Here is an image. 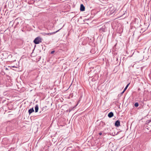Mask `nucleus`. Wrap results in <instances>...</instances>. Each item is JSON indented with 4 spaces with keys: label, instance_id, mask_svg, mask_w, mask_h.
Returning a JSON list of instances; mask_svg holds the SVG:
<instances>
[{
    "label": "nucleus",
    "instance_id": "obj_1",
    "mask_svg": "<svg viewBox=\"0 0 151 151\" xmlns=\"http://www.w3.org/2000/svg\"><path fill=\"white\" fill-rule=\"evenodd\" d=\"M140 19L139 18H135L134 21V26L138 27L140 25Z\"/></svg>",
    "mask_w": 151,
    "mask_h": 151
},
{
    "label": "nucleus",
    "instance_id": "obj_2",
    "mask_svg": "<svg viewBox=\"0 0 151 151\" xmlns=\"http://www.w3.org/2000/svg\"><path fill=\"white\" fill-rule=\"evenodd\" d=\"M33 42L35 44H39L40 42H42V39L39 37H37L35 39Z\"/></svg>",
    "mask_w": 151,
    "mask_h": 151
},
{
    "label": "nucleus",
    "instance_id": "obj_3",
    "mask_svg": "<svg viewBox=\"0 0 151 151\" xmlns=\"http://www.w3.org/2000/svg\"><path fill=\"white\" fill-rule=\"evenodd\" d=\"M106 27L105 25L103 26L99 29V32L101 33H103V32L106 31Z\"/></svg>",
    "mask_w": 151,
    "mask_h": 151
},
{
    "label": "nucleus",
    "instance_id": "obj_4",
    "mask_svg": "<svg viewBox=\"0 0 151 151\" xmlns=\"http://www.w3.org/2000/svg\"><path fill=\"white\" fill-rule=\"evenodd\" d=\"M110 13L111 14H114L116 12V10L115 8L114 9L111 7L110 9Z\"/></svg>",
    "mask_w": 151,
    "mask_h": 151
},
{
    "label": "nucleus",
    "instance_id": "obj_5",
    "mask_svg": "<svg viewBox=\"0 0 151 151\" xmlns=\"http://www.w3.org/2000/svg\"><path fill=\"white\" fill-rule=\"evenodd\" d=\"M115 126L116 127H119L120 126V121L119 120L116 121L114 124Z\"/></svg>",
    "mask_w": 151,
    "mask_h": 151
},
{
    "label": "nucleus",
    "instance_id": "obj_6",
    "mask_svg": "<svg viewBox=\"0 0 151 151\" xmlns=\"http://www.w3.org/2000/svg\"><path fill=\"white\" fill-rule=\"evenodd\" d=\"M85 10V7L84 6L83 4H81L80 5V10L81 11H84Z\"/></svg>",
    "mask_w": 151,
    "mask_h": 151
},
{
    "label": "nucleus",
    "instance_id": "obj_7",
    "mask_svg": "<svg viewBox=\"0 0 151 151\" xmlns=\"http://www.w3.org/2000/svg\"><path fill=\"white\" fill-rule=\"evenodd\" d=\"M34 109L32 107L30 109H29L28 110V113L30 115L31 113L34 112Z\"/></svg>",
    "mask_w": 151,
    "mask_h": 151
},
{
    "label": "nucleus",
    "instance_id": "obj_8",
    "mask_svg": "<svg viewBox=\"0 0 151 151\" xmlns=\"http://www.w3.org/2000/svg\"><path fill=\"white\" fill-rule=\"evenodd\" d=\"M113 116H114V114H113V112H109L108 114V116L110 118H111L112 117H113Z\"/></svg>",
    "mask_w": 151,
    "mask_h": 151
},
{
    "label": "nucleus",
    "instance_id": "obj_9",
    "mask_svg": "<svg viewBox=\"0 0 151 151\" xmlns=\"http://www.w3.org/2000/svg\"><path fill=\"white\" fill-rule=\"evenodd\" d=\"M61 28H62L60 29H59V30H58L56 32H51V33H47L46 35H52V34H54L56 33V32H58V31H59L61 29Z\"/></svg>",
    "mask_w": 151,
    "mask_h": 151
},
{
    "label": "nucleus",
    "instance_id": "obj_10",
    "mask_svg": "<svg viewBox=\"0 0 151 151\" xmlns=\"http://www.w3.org/2000/svg\"><path fill=\"white\" fill-rule=\"evenodd\" d=\"M39 108L38 104H36L35 107V112H37L38 111Z\"/></svg>",
    "mask_w": 151,
    "mask_h": 151
},
{
    "label": "nucleus",
    "instance_id": "obj_11",
    "mask_svg": "<svg viewBox=\"0 0 151 151\" xmlns=\"http://www.w3.org/2000/svg\"><path fill=\"white\" fill-rule=\"evenodd\" d=\"M75 107L76 106H74L73 107H71L69 108V109L67 111H69V112H70L72 110H74Z\"/></svg>",
    "mask_w": 151,
    "mask_h": 151
},
{
    "label": "nucleus",
    "instance_id": "obj_12",
    "mask_svg": "<svg viewBox=\"0 0 151 151\" xmlns=\"http://www.w3.org/2000/svg\"><path fill=\"white\" fill-rule=\"evenodd\" d=\"M134 106L135 107H137L139 106V104L137 102H136L134 104Z\"/></svg>",
    "mask_w": 151,
    "mask_h": 151
},
{
    "label": "nucleus",
    "instance_id": "obj_13",
    "mask_svg": "<svg viewBox=\"0 0 151 151\" xmlns=\"http://www.w3.org/2000/svg\"><path fill=\"white\" fill-rule=\"evenodd\" d=\"M129 83L126 86V87H125V88H124V91H125L127 89V88H128V86L129 85Z\"/></svg>",
    "mask_w": 151,
    "mask_h": 151
},
{
    "label": "nucleus",
    "instance_id": "obj_14",
    "mask_svg": "<svg viewBox=\"0 0 151 151\" xmlns=\"http://www.w3.org/2000/svg\"><path fill=\"white\" fill-rule=\"evenodd\" d=\"M151 121V120H148L146 121V123L147 124H148L150 123Z\"/></svg>",
    "mask_w": 151,
    "mask_h": 151
},
{
    "label": "nucleus",
    "instance_id": "obj_15",
    "mask_svg": "<svg viewBox=\"0 0 151 151\" xmlns=\"http://www.w3.org/2000/svg\"><path fill=\"white\" fill-rule=\"evenodd\" d=\"M72 147H67V150H70V148Z\"/></svg>",
    "mask_w": 151,
    "mask_h": 151
},
{
    "label": "nucleus",
    "instance_id": "obj_16",
    "mask_svg": "<svg viewBox=\"0 0 151 151\" xmlns=\"http://www.w3.org/2000/svg\"><path fill=\"white\" fill-rule=\"evenodd\" d=\"M91 81H96V79L94 78H92L91 79Z\"/></svg>",
    "mask_w": 151,
    "mask_h": 151
},
{
    "label": "nucleus",
    "instance_id": "obj_17",
    "mask_svg": "<svg viewBox=\"0 0 151 151\" xmlns=\"http://www.w3.org/2000/svg\"><path fill=\"white\" fill-rule=\"evenodd\" d=\"M55 52V51L54 50H53L50 53L51 54H52L54 53Z\"/></svg>",
    "mask_w": 151,
    "mask_h": 151
},
{
    "label": "nucleus",
    "instance_id": "obj_18",
    "mask_svg": "<svg viewBox=\"0 0 151 151\" xmlns=\"http://www.w3.org/2000/svg\"><path fill=\"white\" fill-rule=\"evenodd\" d=\"M125 92V91L124 90L121 93V94L122 95Z\"/></svg>",
    "mask_w": 151,
    "mask_h": 151
},
{
    "label": "nucleus",
    "instance_id": "obj_19",
    "mask_svg": "<svg viewBox=\"0 0 151 151\" xmlns=\"http://www.w3.org/2000/svg\"><path fill=\"white\" fill-rule=\"evenodd\" d=\"M80 100H79L78 101V102L77 104H76V106H76L78 105V103L80 102Z\"/></svg>",
    "mask_w": 151,
    "mask_h": 151
},
{
    "label": "nucleus",
    "instance_id": "obj_20",
    "mask_svg": "<svg viewBox=\"0 0 151 151\" xmlns=\"http://www.w3.org/2000/svg\"><path fill=\"white\" fill-rule=\"evenodd\" d=\"M102 132H100V133H99V135H102Z\"/></svg>",
    "mask_w": 151,
    "mask_h": 151
},
{
    "label": "nucleus",
    "instance_id": "obj_21",
    "mask_svg": "<svg viewBox=\"0 0 151 151\" xmlns=\"http://www.w3.org/2000/svg\"><path fill=\"white\" fill-rule=\"evenodd\" d=\"M12 67L17 68V67H15V66H12Z\"/></svg>",
    "mask_w": 151,
    "mask_h": 151
},
{
    "label": "nucleus",
    "instance_id": "obj_22",
    "mask_svg": "<svg viewBox=\"0 0 151 151\" xmlns=\"http://www.w3.org/2000/svg\"><path fill=\"white\" fill-rule=\"evenodd\" d=\"M18 23H19V22H17V24H16V25L15 26H17V25L18 24Z\"/></svg>",
    "mask_w": 151,
    "mask_h": 151
},
{
    "label": "nucleus",
    "instance_id": "obj_23",
    "mask_svg": "<svg viewBox=\"0 0 151 151\" xmlns=\"http://www.w3.org/2000/svg\"><path fill=\"white\" fill-rule=\"evenodd\" d=\"M138 91L140 90V88H138Z\"/></svg>",
    "mask_w": 151,
    "mask_h": 151
}]
</instances>
